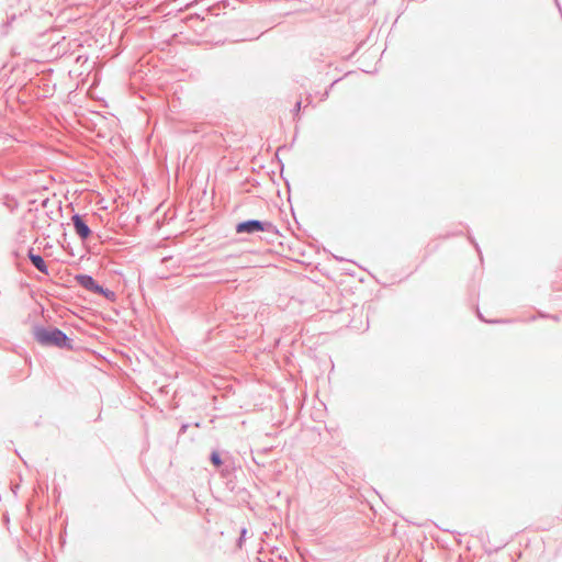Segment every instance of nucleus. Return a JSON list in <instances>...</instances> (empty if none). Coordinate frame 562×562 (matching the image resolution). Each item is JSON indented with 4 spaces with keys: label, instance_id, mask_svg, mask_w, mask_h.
<instances>
[{
    "label": "nucleus",
    "instance_id": "nucleus-8",
    "mask_svg": "<svg viewBox=\"0 0 562 562\" xmlns=\"http://www.w3.org/2000/svg\"><path fill=\"white\" fill-rule=\"evenodd\" d=\"M210 461L217 469L224 463L223 459L221 458V454L215 450L211 452Z\"/></svg>",
    "mask_w": 562,
    "mask_h": 562
},
{
    "label": "nucleus",
    "instance_id": "nucleus-6",
    "mask_svg": "<svg viewBox=\"0 0 562 562\" xmlns=\"http://www.w3.org/2000/svg\"><path fill=\"white\" fill-rule=\"evenodd\" d=\"M15 19H16V14L15 13L7 15V21L3 22L2 25H1V31H0L1 35H3V36L8 35L10 26H11L12 22L15 21Z\"/></svg>",
    "mask_w": 562,
    "mask_h": 562
},
{
    "label": "nucleus",
    "instance_id": "nucleus-2",
    "mask_svg": "<svg viewBox=\"0 0 562 562\" xmlns=\"http://www.w3.org/2000/svg\"><path fill=\"white\" fill-rule=\"evenodd\" d=\"M237 234H255L258 232H267L270 234H278V228L271 222L259 220H246L239 222L236 227Z\"/></svg>",
    "mask_w": 562,
    "mask_h": 562
},
{
    "label": "nucleus",
    "instance_id": "nucleus-5",
    "mask_svg": "<svg viewBox=\"0 0 562 562\" xmlns=\"http://www.w3.org/2000/svg\"><path fill=\"white\" fill-rule=\"evenodd\" d=\"M27 258L31 263L42 273L48 274V267L44 260V258L40 254H35L33 248H30L27 251Z\"/></svg>",
    "mask_w": 562,
    "mask_h": 562
},
{
    "label": "nucleus",
    "instance_id": "nucleus-1",
    "mask_svg": "<svg viewBox=\"0 0 562 562\" xmlns=\"http://www.w3.org/2000/svg\"><path fill=\"white\" fill-rule=\"evenodd\" d=\"M34 339L44 347H57L67 350L74 349V340L57 327H33Z\"/></svg>",
    "mask_w": 562,
    "mask_h": 562
},
{
    "label": "nucleus",
    "instance_id": "nucleus-7",
    "mask_svg": "<svg viewBox=\"0 0 562 562\" xmlns=\"http://www.w3.org/2000/svg\"><path fill=\"white\" fill-rule=\"evenodd\" d=\"M95 294L102 295V296H104L106 300H109L111 302H114L115 299H116V294H115L114 291H112L110 289H106V288H103L102 285H100V289H99V291H97Z\"/></svg>",
    "mask_w": 562,
    "mask_h": 562
},
{
    "label": "nucleus",
    "instance_id": "nucleus-11",
    "mask_svg": "<svg viewBox=\"0 0 562 562\" xmlns=\"http://www.w3.org/2000/svg\"><path fill=\"white\" fill-rule=\"evenodd\" d=\"M187 427H188L187 425H182V427H181V432H186Z\"/></svg>",
    "mask_w": 562,
    "mask_h": 562
},
{
    "label": "nucleus",
    "instance_id": "nucleus-9",
    "mask_svg": "<svg viewBox=\"0 0 562 562\" xmlns=\"http://www.w3.org/2000/svg\"><path fill=\"white\" fill-rule=\"evenodd\" d=\"M247 533V529L246 528H243L241 531H240V536H239V539L237 541V546L240 548L241 547V543L245 539V536Z\"/></svg>",
    "mask_w": 562,
    "mask_h": 562
},
{
    "label": "nucleus",
    "instance_id": "nucleus-4",
    "mask_svg": "<svg viewBox=\"0 0 562 562\" xmlns=\"http://www.w3.org/2000/svg\"><path fill=\"white\" fill-rule=\"evenodd\" d=\"M75 280L80 286L92 293H97L100 289V284L90 274H77Z\"/></svg>",
    "mask_w": 562,
    "mask_h": 562
},
{
    "label": "nucleus",
    "instance_id": "nucleus-3",
    "mask_svg": "<svg viewBox=\"0 0 562 562\" xmlns=\"http://www.w3.org/2000/svg\"><path fill=\"white\" fill-rule=\"evenodd\" d=\"M72 225L76 234L81 240H87L91 236V229L80 214H74L71 216Z\"/></svg>",
    "mask_w": 562,
    "mask_h": 562
},
{
    "label": "nucleus",
    "instance_id": "nucleus-10",
    "mask_svg": "<svg viewBox=\"0 0 562 562\" xmlns=\"http://www.w3.org/2000/svg\"><path fill=\"white\" fill-rule=\"evenodd\" d=\"M301 104H302V102H301V101H297V102L295 103V105H294V110H293V111H294V115H297V114H299V112H300V110H301Z\"/></svg>",
    "mask_w": 562,
    "mask_h": 562
}]
</instances>
